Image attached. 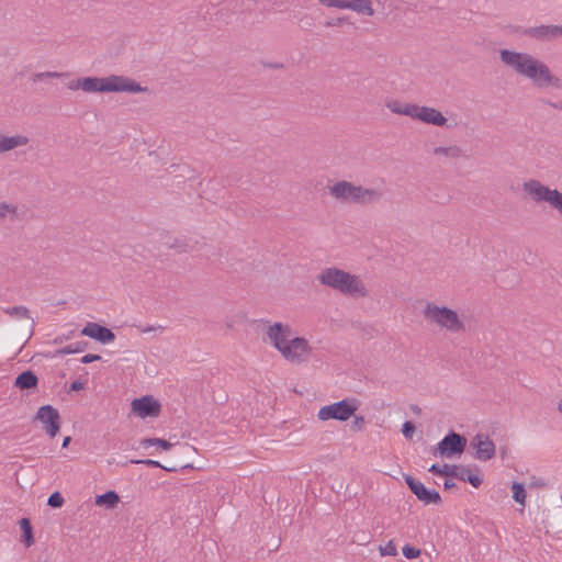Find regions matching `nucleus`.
<instances>
[{"instance_id":"nucleus-2","label":"nucleus","mask_w":562,"mask_h":562,"mask_svg":"<svg viewBox=\"0 0 562 562\" xmlns=\"http://www.w3.org/2000/svg\"><path fill=\"white\" fill-rule=\"evenodd\" d=\"M316 280L325 286L340 292L346 296L351 297H366L368 290L358 276L351 274L337 267H329L323 269L317 276Z\"/></svg>"},{"instance_id":"nucleus-16","label":"nucleus","mask_w":562,"mask_h":562,"mask_svg":"<svg viewBox=\"0 0 562 562\" xmlns=\"http://www.w3.org/2000/svg\"><path fill=\"white\" fill-rule=\"evenodd\" d=\"M271 345L280 352L282 347L286 345L293 336L292 328L288 324L274 323L269 325L266 331Z\"/></svg>"},{"instance_id":"nucleus-4","label":"nucleus","mask_w":562,"mask_h":562,"mask_svg":"<svg viewBox=\"0 0 562 562\" xmlns=\"http://www.w3.org/2000/svg\"><path fill=\"white\" fill-rule=\"evenodd\" d=\"M422 314L427 323L435 324L449 333L457 334L465 329L457 312L447 306L427 302Z\"/></svg>"},{"instance_id":"nucleus-15","label":"nucleus","mask_w":562,"mask_h":562,"mask_svg":"<svg viewBox=\"0 0 562 562\" xmlns=\"http://www.w3.org/2000/svg\"><path fill=\"white\" fill-rule=\"evenodd\" d=\"M161 404L150 395L135 398L132 402V412L142 417H157L160 414Z\"/></svg>"},{"instance_id":"nucleus-51","label":"nucleus","mask_w":562,"mask_h":562,"mask_svg":"<svg viewBox=\"0 0 562 562\" xmlns=\"http://www.w3.org/2000/svg\"><path fill=\"white\" fill-rule=\"evenodd\" d=\"M558 411L562 414V401L558 404Z\"/></svg>"},{"instance_id":"nucleus-44","label":"nucleus","mask_w":562,"mask_h":562,"mask_svg":"<svg viewBox=\"0 0 562 562\" xmlns=\"http://www.w3.org/2000/svg\"><path fill=\"white\" fill-rule=\"evenodd\" d=\"M428 471L436 475H442V467L436 463L431 464Z\"/></svg>"},{"instance_id":"nucleus-35","label":"nucleus","mask_w":562,"mask_h":562,"mask_svg":"<svg viewBox=\"0 0 562 562\" xmlns=\"http://www.w3.org/2000/svg\"><path fill=\"white\" fill-rule=\"evenodd\" d=\"M459 470H460V465L446 463L442 465V475L459 479Z\"/></svg>"},{"instance_id":"nucleus-28","label":"nucleus","mask_w":562,"mask_h":562,"mask_svg":"<svg viewBox=\"0 0 562 562\" xmlns=\"http://www.w3.org/2000/svg\"><path fill=\"white\" fill-rule=\"evenodd\" d=\"M87 347H88L87 341H77L75 344L65 346V347L56 350L55 356H64V355L82 352L86 350Z\"/></svg>"},{"instance_id":"nucleus-41","label":"nucleus","mask_w":562,"mask_h":562,"mask_svg":"<svg viewBox=\"0 0 562 562\" xmlns=\"http://www.w3.org/2000/svg\"><path fill=\"white\" fill-rule=\"evenodd\" d=\"M345 23H350L348 16L333 18L325 22L326 26H340Z\"/></svg>"},{"instance_id":"nucleus-12","label":"nucleus","mask_w":562,"mask_h":562,"mask_svg":"<svg viewBox=\"0 0 562 562\" xmlns=\"http://www.w3.org/2000/svg\"><path fill=\"white\" fill-rule=\"evenodd\" d=\"M532 55L522 52H515L507 48L499 50L501 61L519 76H524L526 65L530 61Z\"/></svg>"},{"instance_id":"nucleus-47","label":"nucleus","mask_w":562,"mask_h":562,"mask_svg":"<svg viewBox=\"0 0 562 562\" xmlns=\"http://www.w3.org/2000/svg\"><path fill=\"white\" fill-rule=\"evenodd\" d=\"M456 487V483L449 479L445 480V488L450 490Z\"/></svg>"},{"instance_id":"nucleus-43","label":"nucleus","mask_w":562,"mask_h":562,"mask_svg":"<svg viewBox=\"0 0 562 562\" xmlns=\"http://www.w3.org/2000/svg\"><path fill=\"white\" fill-rule=\"evenodd\" d=\"M83 389H85V383L79 380L71 382V384L69 386V391H81Z\"/></svg>"},{"instance_id":"nucleus-22","label":"nucleus","mask_w":562,"mask_h":562,"mask_svg":"<svg viewBox=\"0 0 562 562\" xmlns=\"http://www.w3.org/2000/svg\"><path fill=\"white\" fill-rule=\"evenodd\" d=\"M29 143V137L24 135L4 136L0 135V154L24 146Z\"/></svg>"},{"instance_id":"nucleus-29","label":"nucleus","mask_w":562,"mask_h":562,"mask_svg":"<svg viewBox=\"0 0 562 562\" xmlns=\"http://www.w3.org/2000/svg\"><path fill=\"white\" fill-rule=\"evenodd\" d=\"M435 155H442L448 158H459L462 155V149L458 146H449V147H436L434 149Z\"/></svg>"},{"instance_id":"nucleus-50","label":"nucleus","mask_w":562,"mask_h":562,"mask_svg":"<svg viewBox=\"0 0 562 562\" xmlns=\"http://www.w3.org/2000/svg\"><path fill=\"white\" fill-rule=\"evenodd\" d=\"M63 340H64V337H57V338H55L54 342L60 344V342H63Z\"/></svg>"},{"instance_id":"nucleus-8","label":"nucleus","mask_w":562,"mask_h":562,"mask_svg":"<svg viewBox=\"0 0 562 562\" xmlns=\"http://www.w3.org/2000/svg\"><path fill=\"white\" fill-rule=\"evenodd\" d=\"M280 353L286 361L299 364L310 360L312 347L305 338L292 336Z\"/></svg>"},{"instance_id":"nucleus-24","label":"nucleus","mask_w":562,"mask_h":562,"mask_svg":"<svg viewBox=\"0 0 562 562\" xmlns=\"http://www.w3.org/2000/svg\"><path fill=\"white\" fill-rule=\"evenodd\" d=\"M120 503V496L114 491H108L104 494L97 495L95 505L114 508Z\"/></svg>"},{"instance_id":"nucleus-9","label":"nucleus","mask_w":562,"mask_h":562,"mask_svg":"<svg viewBox=\"0 0 562 562\" xmlns=\"http://www.w3.org/2000/svg\"><path fill=\"white\" fill-rule=\"evenodd\" d=\"M467 447V438L453 430L449 431L441 441L432 450V454L437 452L446 458L461 454Z\"/></svg>"},{"instance_id":"nucleus-31","label":"nucleus","mask_w":562,"mask_h":562,"mask_svg":"<svg viewBox=\"0 0 562 562\" xmlns=\"http://www.w3.org/2000/svg\"><path fill=\"white\" fill-rule=\"evenodd\" d=\"M128 462L133 463V464H145V465H148L151 468H160V469H164L169 472L176 471L175 467H172V468L166 467V465H162L159 461L151 460V459H137V460L132 459Z\"/></svg>"},{"instance_id":"nucleus-21","label":"nucleus","mask_w":562,"mask_h":562,"mask_svg":"<svg viewBox=\"0 0 562 562\" xmlns=\"http://www.w3.org/2000/svg\"><path fill=\"white\" fill-rule=\"evenodd\" d=\"M38 384V378L32 370L21 372L14 380V386L21 391L35 390Z\"/></svg>"},{"instance_id":"nucleus-25","label":"nucleus","mask_w":562,"mask_h":562,"mask_svg":"<svg viewBox=\"0 0 562 562\" xmlns=\"http://www.w3.org/2000/svg\"><path fill=\"white\" fill-rule=\"evenodd\" d=\"M20 528L22 530V542L26 547H31L34 543V533L31 521L29 518H22L20 520Z\"/></svg>"},{"instance_id":"nucleus-27","label":"nucleus","mask_w":562,"mask_h":562,"mask_svg":"<svg viewBox=\"0 0 562 562\" xmlns=\"http://www.w3.org/2000/svg\"><path fill=\"white\" fill-rule=\"evenodd\" d=\"M4 312L14 318H26L30 321V328L32 329L34 327V321L30 316V311L25 306H13L5 308Z\"/></svg>"},{"instance_id":"nucleus-1","label":"nucleus","mask_w":562,"mask_h":562,"mask_svg":"<svg viewBox=\"0 0 562 562\" xmlns=\"http://www.w3.org/2000/svg\"><path fill=\"white\" fill-rule=\"evenodd\" d=\"M328 192L340 203L362 206L380 203L384 198L381 188H366L346 180H339L328 187Z\"/></svg>"},{"instance_id":"nucleus-30","label":"nucleus","mask_w":562,"mask_h":562,"mask_svg":"<svg viewBox=\"0 0 562 562\" xmlns=\"http://www.w3.org/2000/svg\"><path fill=\"white\" fill-rule=\"evenodd\" d=\"M139 443L143 448H147L149 446H158L162 450H169L172 447L171 442H169L165 439H161V438H144L140 440Z\"/></svg>"},{"instance_id":"nucleus-42","label":"nucleus","mask_w":562,"mask_h":562,"mask_svg":"<svg viewBox=\"0 0 562 562\" xmlns=\"http://www.w3.org/2000/svg\"><path fill=\"white\" fill-rule=\"evenodd\" d=\"M101 359V356L99 355H92V353H88L86 356H83L81 358V362L85 363V364H88V363H91L93 361H98Z\"/></svg>"},{"instance_id":"nucleus-33","label":"nucleus","mask_w":562,"mask_h":562,"mask_svg":"<svg viewBox=\"0 0 562 562\" xmlns=\"http://www.w3.org/2000/svg\"><path fill=\"white\" fill-rule=\"evenodd\" d=\"M66 74L57 72V71H44V72H36L32 76V81L34 83L42 81L44 79H53V78H61L65 77Z\"/></svg>"},{"instance_id":"nucleus-5","label":"nucleus","mask_w":562,"mask_h":562,"mask_svg":"<svg viewBox=\"0 0 562 562\" xmlns=\"http://www.w3.org/2000/svg\"><path fill=\"white\" fill-rule=\"evenodd\" d=\"M522 77L531 80L538 88L551 86L562 89V79L554 76L543 61L533 56H531L530 61L526 65V70Z\"/></svg>"},{"instance_id":"nucleus-38","label":"nucleus","mask_w":562,"mask_h":562,"mask_svg":"<svg viewBox=\"0 0 562 562\" xmlns=\"http://www.w3.org/2000/svg\"><path fill=\"white\" fill-rule=\"evenodd\" d=\"M416 426L413 422L407 420L402 426V434L406 439L411 440L413 438Z\"/></svg>"},{"instance_id":"nucleus-36","label":"nucleus","mask_w":562,"mask_h":562,"mask_svg":"<svg viewBox=\"0 0 562 562\" xmlns=\"http://www.w3.org/2000/svg\"><path fill=\"white\" fill-rule=\"evenodd\" d=\"M381 555H391L395 557L397 554V549L393 540H390L384 547H380Z\"/></svg>"},{"instance_id":"nucleus-18","label":"nucleus","mask_w":562,"mask_h":562,"mask_svg":"<svg viewBox=\"0 0 562 562\" xmlns=\"http://www.w3.org/2000/svg\"><path fill=\"white\" fill-rule=\"evenodd\" d=\"M522 34L540 40V41H551L553 38L562 36V26L559 25H539L525 29Z\"/></svg>"},{"instance_id":"nucleus-3","label":"nucleus","mask_w":562,"mask_h":562,"mask_svg":"<svg viewBox=\"0 0 562 562\" xmlns=\"http://www.w3.org/2000/svg\"><path fill=\"white\" fill-rule=\"evenodd\" d=\"M80 89L85 92H144L147 89L135 80L123 76H110L105 78H80Z\"/></svg>"},{"instance_id":"nucleus-17","label":"nucleus","mask_w":562,"mask_h":562,"mask_svg":"<svg viewBox=\"0 0 562 562\" xmlns=\"http://www.w3.org/2000/svg\"><path fill=\"white\" fill-rule=\"evenodd\" d=\"M162 244L168 248L175 250L177 254H184L193 251L199 241L187 236L166 235Z\"/></svg>"},{"instance_id":"nucleus-13","label":"nucleus","mask_w":562,"mask_h":562,"mask_svg":"<svg viewBox=\"0 0 562 562\" xmlns=\"http://www.w3.org/2000/svg\"><path fill=\"white\" fill-rule=\"evenodd\" d=\"M318 2L327 8L349 9L369 16L374 14L371 0H318Z\"/></svg>"},{"instance_id":"nucleus-40","label":"nucleus","mask_w":562,"mask_h":562,"mask_svg":"<svg viewBox=\"0 0 562 562\" xmlns=\"http://www.w3.org/2000/svg\"><path fill=\"white\" fill-rule=\"evenodd\" d=\"M353 419H352V423H351V429L355 430V431H360L362 430L363 426H364V417L363 416H360V415H355L353 414Z\"/></svg>"},{"instance_id":"nucleus-20","label":"nucleus","mask_w":562,"mask_h":562,"mask_svg":"<svg viewBox=\"0 0 562 562\" xmlns=\"http://www.w3.org/2000/svg\"><path fill=\"white\" fill-rule=\"evenodd\" d=\"M81 334L101 344H109L115 339V335L111 329L97 323H88L82 328Z\"/></svg>"},{"instance_id":"nucleus-10","label":"nucleus","mask_w":562,"mask_h":562,"mask_svg":"<svg viewBox=\"0 0 562 562\" xmlns=\"http://www.w3.org/2000/svg\"><path fill=\"white\" fill-rule=\"evenodd\" d=\"M34 420L42 424L44 431L49 438H55L60 430L59 412L49 404L43 405L37 409Z\"/></svg>"},{"instance_id":"nucleus-14","label":"nucleus","mask_w":562,"mask_h":562,"mask_svg":"<svg viewBox=\"0 0 562 562\" xmlns=\"http://www.w3.org/2000/svg\"><path fill=\"white\" fill-rule=\"evenodd\" d=\"M412 110L413 112L411 113V117L423 123L435 126H445L448 122L447 117H445L442 113L435 108L414 104Z\"/></svg>"},{"instance_id":"nucleus-32","label":"nucleus","mask_w":562,"mask_h":562,"mask_svg":"<svg viewBox=\"0 0 562 562\" xmlns=\"http://www.w3.org/2000/svg\"><path fill=\"white\" fill-rule=\"evenodd\" d=\"M512 491H513V498L517 503L524 505L525 499H526V491H525L524 485L520 483L514 482L513 486H512Z\"/></svg>"},{"instance_id":"nucleus-26","label":"nucleus","mask_w":562,"mask_h":562,"mask_svg":"<svg viewBox=\"0 0 562 562\" xmlns=\"http://www.w3.org/2000/svg\"><path fill=\"white\" fill-rule=\"evenodd\" d=\"M413 106H414V103H402L400 101H389L386 103V108L395 113V114H401V115H406V116H409L411 117V113L413 112Z\"/></svg>"},{"instance_id":"nucleus-6","label":"nucleus","mask_w":562,"mask_h":562,"mask_svg":"<svg viewBox=\"0 0 562 562\" xmlns=\"http://www.w3.org/2000/svg\"><path fill=\"white\" fill-rule=\"evenodd\" d=\"M358 406L356 404V400L344 398L336 403L322 406L318 409L317 418L322 422H326L329 419L347 422L350 417L353 416Z\"/></svg>"},{"instance_id":"nucleus-23","label":"nucleus","mask_w":562,"mask_h":562,"mask_svg":"<svg viewBox=\"0 0 562 562\" xmlns=\"http://www.w3.org/2000/svg\"><path fill=\"white\" fill-rule=\"evenodd\" d=\"M458 480L468 482L474 487H479L483 482V479L477 473H474L470 468L464 465H460Z\"/></svg>"},{"instance_id":"nucleus-46","label":"nucleus","mask_w":562,"mask_h":562,"mask_svg":"<svg viewBox=\"0 0 562 562\" xmlns=\"http://www.w3.org/2000/svg\"><path fill=\"white\" fill-rule=\"evenodd\" d=\"M137 328L139 329V331L142 333H149V331H153V330H156V328H161V326H158V327H154V326H137Z\"/></svg>"},{"instance_id":"nucleus-48","label":"nucleus","mask_w":562,"mask_h":562,"mask_svg":"<svg viewBox=\"0 0 562 562\" xmlns=\"http://www.w3.org/2000/svg\"><path fill=\"white\" fill-rule=\"evenodd\" d=\"M547 103L550 106L554 108V109L562 110V101H559V102H550V101H548Z\"/></svg>"},{"instance_id":"nucleus-34","label":"nucleus","mask_w":562,"mask_h":562,"mask_svg":"<svg viewBox=\"0 0 562 562\" xmlns=\"http://www.w3.org/2000/svg\"><path fill=\"white\" fill-rule=\"evenodd\" d=\"M64 497L59 492H54L47 499V505L53 508H60L64 505Z\"/></svg>"},{"instance_id":"nucleus-11","label":"nucleus","mask_w":562,"mask_h":562,"mask_svg":"<svg viewBox=\"0 0 562 562\" xmlns=\"http://www.w3.org/2000/svg\"><path fill=\"white\" fill-rule=\"evenodd\" d=\"M404 480L411 492L425 505L439 504L441 502L438 491L427 488L420 481L409 474H405Z\"/></svg>"},{"instance_id":"nucleus-49","label":"nucleus","mask_w":562,"mask_h":562,"mask_svg":"<svg viewBox=\"0 0 562 562\" xmlns=\"http://www.w3.org/2000/svg\"><path fill=\"white\" fill-rule=\"evenodd\" d=\"M71 442V437L70 436H66L63 440V443H61V447L63 448H67L69 446V443Z\"/></svg>"},{"instance_id":"nucleus-37","label":"nucleus","mask_w":562,"mask_h":562,"mask_svg":"<svg viewBox=\"0 0 562 562\" xmlns=\"http://www.w3.org/2000/svg\"><path fill=\"white\" fill-rule=\"evenodd\" d=\"M403 555L406 559H416L420 555V549H417L415 547H412L409 544H405L402 549Z\"/></svg>"},{"instance_id":"nucleus-7","label":"nucleus","mask_w":562,"mask_h":562,"mask_svg":"<svg viewBox=\"0 0 562 562\" xmlns=\"http://www.w3.org/2000/svg\"><path fill=\"white\" fill-rule=\"evenodd\" d=\"M522 190L536 203L548 202L554 209H558V205L562 199V193L559 190L550 189L536 179H530L524 182Z\"/></svg>"},{"instance_id":"nucleus-45","label":"nucleus","mask_w":562,"mask_h":562,"mask_svg":"<svg viewBox=\"0 0 562 562\" xmlns=\"http://www.w3.org/2000/svg\"><path fill=\"white\" fill-rule=\"evenodd\" d=\"M68 89H70V90H78V89H80V78L76 79V80H71L70 82H68Z\"/></svg>"},{"instance_id":"nucleus-39","label":"nucleus","mask_w":562,"mask_h":562,"mask_svg":"<svg viewBox=\"0 0 562 562\" xmlns=\"http://www.w3.org/2000/svg\"><path fill=\"white\" fill-rule=\"evenodd\" d=\"M15 206L5 202L0 203V220L4 218L8 214H15Z\"/></svg>"},{"instance_id":"nucleus-52","label":"nucleus","mask_w":562,"mask_h":562,"mask_svg":"<svg viewBox=\"0 0 562 562\" xmlns=\"http://www.w3.org/2000/svg\"><path fill=\"white\" fill-rule=\"evenodd\" d=\"M44 562H47V561H44Z\"/></svg>"},{"instance_id":"nucleus-19","label":"nucleus","mask_w":562,"mask_h":562,"mask_svg":"<svg viewBox=\"0 0 562 562\" xmlns=\"http://www.w3.org/2000/svg\"><path fill=\"white\" fill-rule=\"evenodd\" d=\"M471 443L476 449V459L486 461L495 456V445L487 435L477 434Z\"/></svg>"}]
</instances>
